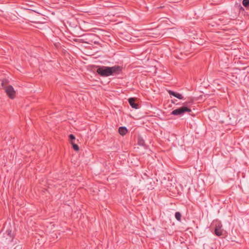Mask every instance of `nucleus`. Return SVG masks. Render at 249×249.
Here are the masks:
<instances>
[{
	"label": "nucleus",
	"instance_id": "f257e3e1",
	"mask_svg": "<svg viewBox=\"0 0 249 249\" xmlns=\"http://www.w3.org/2000/svg\"><path fill=\"white\" fill-rule=\"evenodd\" d=\"M8 83V80L4 79L2 81L1 86L5 89V91L9 97L11 99H13L15 97L16 92L11 85L6 86Z\"/></svg>",
	"mask_w": 249,
	"mask_h": 249
},
{
	"label": "nucleus",
	"instance_id": "f03ea898",
	"mask_svg": "<svg viewBox=\"0 0 249 249\" xmlns=\"http://www.w3.org/2000/svg\"><path fill=\"white\" fill-rule=\"evenodd\" d=\"M96 72L102 77H107L110 75L109 67L100 66L97 69Z\"/></svg>",
	"mask_w": 249,
	"mask_h": 249
},
{
	"label": "nucleus",
	"instance_id": "7ed1b4c3",
	"mask_svg": "<svg viewBox=\"0 0 249 249\" xmlns=\"http://www.w3.org/2000/svg\"><path fill=\"white\" fill-rule=\"evenodd\" d=\"M186 112H190L191 109L186 106H182L173 110L171 114L173 115L179 116L183 115Z\"/></svg>",
	"mask_w": 249,
	"mask_h": 249
},
{
	"label": "nucleus",
	"instance_id": "20e7f679",
	"mask_svg": "<svg viewBox=\"0 0 249 249\" xmlns=\"http://www.w3.org/2000/svg\"><path fill=\"white\" fill-rule=\"evenodd\" d=\"M110 75H117L122 72V67L118 65L109 67Z\"/></svg>",
	"mask_w": 249,
	"mask_h": 249
},
{
	"label": "nucleus",
	"instance_id": "39448f33",
	"mask_svg": "<svg viewBox=\"0 0 249 249\" xmlns=\"http://www.w3.org/2000/svg\"><path fill=\"white\" fill-rule=\"evenodd\" d=\"M222 225L221 223H218L216 225L214 229V233L216 235L220 236L222 235V230H221Z\"/></svg>",
	"mask_w": 249,
	"mask_h": 249
},
{
	"label": "nucleus",
	"instance_id": "423d86ee",
	"mask_svg": "<svg viewBox=\"0 0 249 249\" xmlns=\"http://www.w3.org/2000/svg\"><path fill=\"white\" fill-rule=\"evenodd\" d=\"M128 100L130 105L132 108L135 109L139 108V106L137 103H135V99L134 98H130Z\"/></svg>",
	"mask_w": 249,
	"mask_h": 249
},
{
	"label": "nucleus",
	"instance_id": "0eeeda50",
	"mask_svg": "<svg viewBox=\"0 0 249 249\" xmlns=\"http://www.w3.org/2000/svg\"><path fill=\"white\" fill-rule=\"evenodd\" d=\"M168 93L170 95H172L179 99H184V97L182 96V95L178 92H176L174 91L169 90L168 91Z\"/></svg>",
	"mask_w": 249,
	"mask_h": 249
},
{
	"label": "nucleus",
	"instance_id": "6e6552de",
	"mask_svg": "<svg viewBox=\"0 0 249 249\" xmlns=\"http://www.w3.org/2000/svg\"><path fill=\"white\" fill-rule=\"evenodd\" d=\"M118 131L120 135L124 136L127 133V129L124 126H121L119 128Z\"/></svg>",
	"mask_w": 249,
	"mask_h": 249
},
{
	"label": "nucleus",
	"instance_id": "1a4fd4ad",
	"mask_svg": "<svg viewBox=\"0 0 249 249\" xmlns=\"http://www.w3.org/2000/svg\"><path fill=\"white\" fill-rule=\"evenodd\" d=\"M6 234L7 236L9 237V240L12 241L13 238V236L12 233V230L10 229H8L6 231Z\"/></svg>",
	"mask_w": 249,
	"mask_h": 249
},
{
	"label": "nucleus",
	"instance_id": "9d476101",
	"mask_svg": "<svg viewBox=\"0 0 249 249\" xmlns=\"http://www.w3.org/2000/svg\"><path fill=\"white\" fill-rule=\"evenodd\" d=\"M138 143L139 145H141V146L144 145V140L142 137H139L138 138Z\"/></svg>",
	"mask_w": 249,
	"mask_h": 249
},
{
	"label": "nucleus",
	"instance_id": "9b49d317",
	"mask_svg": "<svg viewBox=\"0 0 249 249\" xmlns=\"http://www.w3.org/2000/svg\"><path fill=\"white\" fill-rule=\"evenodd\" d=\"M175 217L178 221H180L181 217V214L180 213H179L178 212H176L175 213Z\"/></svg>",
	"mask_w": 249,
	"mask_h": 249
},
{
	"label": "nucleus",
	"instance_id": "f8f14e48",
	"mask_svg": "<svg viewBox=\"0 0 249 249\" xmlns=\"http://www.w3.org/2000/svg\"><path fill=\"white\" fill-rule=\"evenodd\" d=\"M71 144L72 146V147L73 148V149L76 151H78L79 149V146L77 144H75V143H74L73 142H71Z\"/></svg>",
	"mask_w": 249,
	"mask_h": 249
},
{
	"label": "nucleus",
	"instance_id": "ddd939ff",
	"mask_svg": "<svg viewBox=\"0 0 249 249\" xmlns=\"http://www.w3.org/2000/svg\"><path fill=\"white\" fill-rule=\"evenodd\" d=\"M242 4L245 7H249V0H243Z\"/></svg>",
	"mask_w": 249,
	"mask_h": 249
},
{
	"label": "nucleus",
	"instance_id": "4468645a",
	"mask_svg": "<svg viewBox=\"0 0 249 249\" xmlns=\"http://www.w3.org/2000/svg\"><path fill=\"white\" fill-rule=\"evenodd\" d=\"M69 139L71 141V142H72L73 140H74L75 139V137L73 134H70L69 135Z\"/></svg>",
	"mask_w": 249,
	"mask_h": 249
},
{
	"label": "nucleus",
	"instance_id": "2eb2a0df",
	"mask_svg": "<svg viewBox=\"0 0 249 249\" xmlns=\"http://www.w3.org/2000/svg\"><path fill=\"white\" fill-rule=\"evenodd\" d=\"M187 103H186V102H185V103H183V105H187Z\"/></svg>",
	"mask_w": 249,
	"mask_h": 249
},
{
	"label": "nucleus",
	"instance_id": "dca6fc26",
	"mask_svg": "<svg viewBox=\"0 0 249 249\" xmlns=\"http://www.w3.org/2000/svg\"><path fill=\"white\" fill-rule=\"evenodd\" d=\"M172 103H174V104H175V102L174 101H173V100L172 101Z\"/></svg>",
	"mask_w": 249,
	"mask_h": 249
}]
</instances>
